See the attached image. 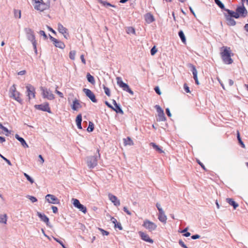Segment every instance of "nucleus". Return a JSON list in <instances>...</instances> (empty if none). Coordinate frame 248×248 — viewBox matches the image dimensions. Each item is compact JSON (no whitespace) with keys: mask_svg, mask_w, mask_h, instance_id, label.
Masks as SVG:
<instances>
[{"mask_svg":"<svg viewBox=\"0 0 248 248\" xmlns=\"http://www.w3.org/2000/svg\"><path fill=\"white\" fill-rule=\"evenodd\" d=\"M109 200L116 206H118L120 205V200L114 195H109Z\"/></svg>","mask_w":248,"mask_h":248,"instance_id":"nucleus-20","label":"nucleus"},{"mask_svg":"<svg viewBox=\"0 0 248 248\" xmlns=\"http://www.w3.org/2000/svg\"><path fill=\"white\" fill-rule=\"evenodd\" d=\"M7 221V215L0 214V223L6 224Z\"/></svg>","mask_w":248,"mask_h":248,"instance_id":"nucleus-32","label":"nucleus"},{"mask_svg":"<svg viewBox=\"0 0 248 248\" xmlns=\"http://www.w3.org/2000/svg\"><path fill=\"white\" fill-rule=\"evenodd\" d=\"M53 239L58 243H59V244H60L62 247L63 246L64 244H63V243L62 242V241L60 240L59 239L57 238H56V237H53Z\"/></svg>","mask_w":248,"mask_h":248,"instance_id":"nucleus-54","label":"nucleus"},{"mask_svg":"<svg viewBox=\"0 0 248 248\" xmlns=\"http://www.w3.org/2000/svg\"><path fill=\"white\" fill-rule=\"evenodd\" d=\"M124 143L125 146L129 145L131 146L134 144V142L131 139L128 137L124 139Z\"/></svg>","mask_w":248,"mask_h":248,"instance_id":"nucleus-27","label":"nucleus"},{"mask_svg":"<svg viewBox=\"0 0 248 248\" xmlns=\"http://www.w3.org/2000/svg\"><path fill=\"white\" fill-rule=\"evenodd\" d=\"M39 34H40L41 35L43 36V37H44V39H45V40L47 39V35H46V34L45 32L44 31H42V30L40 31H39Z\"/></svg>","mask_w":248,"mask_h":248,"instance_id":"nucleus-49","label":"nucleus"},{"mask_svg":"<svg viewBox=\"0 0 248 248\" xmlns=\"http://www.w3.org/2000/svg\"><path fill=\"white\" fill-rule=\"evenodd\" d=\"M192 73L193 75V78L195 81V83L196 84L199 85V80L198 79L197 71L194 66H192Z\"/></svg>","mask_w":248,"mask_h":248,"instance_id":"nucleus-25","label":"nucleus"},{"mask_svg":"<svg viewBox=\"0 0 248 248\" xmlns=\"http://www.w3.org/2000/svg\"><path fill=\"white\" fill-rule=\"evenodd\" d=\"M223 51L221 52L220 55L223 62L227 64L232 63L233 60L231 58V50L230 47L223 46L222 47Z\"/></svg>","mask_w":248,"mask_h":248,"instance_id":"nucleus-1","label":"nucleus"},{"mask_svg":"<svg viewBox=\"0 0 248 248\" xmlns=\"http://www.w3.org/2000/svg\"><path fill=\"white\" fill-rule=\"evenodd\" d=\"M117 82L119 86L123 90L127 92L131 95L134 94L133 92L130 89L129 86L127 84L124 83L121 78H117Z\"/></svg>","mask_w":248,"mask_h":248,"instance_id":"nucleus-7","label":"nucleus"},{"mask_svg":"<svg viewBox=\"0 0 248 248\" xmlns=\"http://www.w3.org/2000/svg\"><path fill=\"white\" fill-rule=\"evenodd\" d=\"M24 176L26 178L27 180L29 181L31 184H33L34 183L33 179L28 174L26 173H24Z\"/></svg>","mask_w":248,"mask_h":248,"instance_id":"nucleus-40","label":"nucleus"},{"mask_svg":"<svg viewBox=\"0 0 248 248\" xmlns=\"http://www.w3.org/2000/svg\"><path fill=\"white\" fill-rule=\"evenodd\" d=\"M178 34H179V36L180 37L182 41L184 43H186V39L184 33L183 32V31H179Z\"/></svg>","mask_w":248,"mask_h":248,"instance_id":"nucleus-34","label":"nucleus"},{"mask_svg":"<svg viewBox=\"0 0 248 248\" xmlns=\"http://www.w3.org/2000/svg\"><path fill=\"white\" fill-rule=\"evenodd\" d=\"M72 201H73V204L74 207L79 209V211H81L83 213H86L87 212V208L86 206L81 204L78 199L73 198Z\"/></svg>","mask_w":248,"mask_h":248,"instance_id":"nucleus-8","label":"nucleus"},{"mask_svg":"<svg viewBox=\"0 0 248 248\" xmlns=\"http://www.w3.org/2000/svg\"><path fill=\"white\" fill-rule=\"evenodd\" d=\"M184 88L186 92L187 93H190V90L189 87H188L186 83H185L184 84Z\"/></svg>","mask_w":248,"mask_h":248,"instance_id":"nucleus-50","label":"nucleus"},{"mask_svg":"<svg viewBox=\"0 0 248 248\" xmlns=\"http://www.w3.org/2000/svg\"><path fill=\"white\" fill-rule=\"evenodd\" d=\"M124 211L127 214L129 215H131V213L129 211V210L127 209V207H124Z\"/></svg>","mask_w":248,"mask_h":248,"instance_id":"nucleus-62","label":"nucleus"},{"mask_svg":"<svg viewBox=\"0 0 248 248\" xmlns=\"http://www.w3.org/2000/svg\"><path fill=\"white\" fill-rule=\"evenodd\" d=\"M94 129V124H93L91 122H89L88 127L87 129V131L88 132H92Z\"/></svg>","mask_w":248,"mask_h":248,"instance_id":"nucleus-36","label":"nucleus"},{"mask_svg":"<svg viewBox=\"0 0 248 248\" xmlns=\"http://www.w3.org/2000/svg\"><path fill=\"white\" fill-rule=\"evenodd\" d=\"M14 16L16 18H21V11L19 10H14Z\"/></svg>","mask_w":248,"mask_h":248,"instance_id":"nucleus-35","label":"nucleus"},{"mask_svg":"<svg viewBox=\"0 0 248 248\" xmlns=\"http://www.w3.org/2000/svg\"><path fill=\"white\" fill-rule=\"evenodd\" d=\"M83 92L85 93L86 96H87L93 102L96 103L97 102L95 94L91 90L87 88H84L83 89Z\"/></svg>","mask_w":248,"mask_h":248,"instance_id":"nucleus-11","label":"nucleus"},{"mask_svg":"<svg viewBox=\"0 0 248 248\" xmlns=\"http://www.w3.org/2000/svg\"><path fill=\"white\" fill-rule=\"evenodd\" d=\"M156 206L158 210L159 214L158 218L159 220L165 224L167 222V217L166 216L164 211L161 207V205L159 203H156Z\"/></svg>","mask_w":248,"mask_h":248,"instance_id":"nucleus-5","label":"nucleus"},{"mask_svg":"<svg viewBox=\"0 0 248 248\" xmlns=\"http://www.w3.org/2000/svg\"><path fill=\"white\" fill-rule=\"evenodd\" d=\"M158 116L160 121H164L166 120V117L164 112L158 113Z\"/></svg>","mask_w":248,"mask_h":248,"instance_id":"nucleus-37","label":"nucleus"},{"mask_svg":"<svg viewBox=\"0 0 248 248\" xmlns=\"http://www.w3.org/2000/svg\"><path fill=\"white\" fill-rule=\"evenodd\" d=\"M155 108H156V110H157V112H158V113H161V112H164V111H163V109H162L160 107V106H158V105H156V106H155Z\"/></svg>","mask_w":248,"mask_h":248,"instance_id":"nucleus-48","label":"nucleus"},{"mask_svg":"<svg viewBox=\"0 0 248 248\" xmlns=\"http://www.w3.org/2000/svg\"><path fill=\"white\" fill-rule=\"evenodd\" d=\"M25 31L26 33L28 39L30 40L32 44L33 43H35L36 41L35 40V35L34 34L33 31L30 28H26Z\"/></svg>","mask_w":248,"mask_h":248,"instance_id":"nucleus-14","label":"nucleus"},{"mask_svg":"<svg viewBox=\"0 0 248 248\" xmlns=\"http://www.w3.org/2000/svg\"><path fill=\"white\" fill-rule=\"evenodd\" d=\"M227 12L228 15L227 16H230L232 17H234L235 18H238L239 17V15H238V13L237 11L234 12L233 11L230 10L229 9H226L225 10Z\"/></svg>","mask_w":248,"mask_h":248,"instance_id":"nucleus-23","label":"nucleus"},{"mask_svg":"<svg viewBox=\"0 0 248 248\" xmlns=\"http://www.w3.org/2000/svg\"><path fill=\"white\" fill-rule=\"evenodd\" d=\"M76 51L75 50H71L69 53V58L70 59L74 60L75 59Z\"/></svg>","mask_w":248,"mask_h":248,"instance_id":"nucleus-38","label":"nucleus"},{"mask_svg":"<svg viewBox=\"0 0 248 248\" xmlns=\"http://www.w3.org/2000/svg\"><path fill=\"white\" fill-rule=\"evenodd\" d=\"M51 209L52 210L53 213L54 214H56L58 212V208L55 206H52Z\"/></svg>","mask_w":248,"mask_h":248,"instance_id":"nucleus-56","label":"nucleus"},{"mask_svg":"<svg viewBox=\"0 0 248 248\" xmlns=\"http://www.w3.org/2000/svg\"><path fill=\"white\" fill-rule=\"evenodd\" d=\"M55 46L57 47H59L61 49H63L65 47L64 44L61 41L57 40L56 43H54Z\"/></svg>","mask_w":248,"mask_h":248,"instance_id":"nucleus-31","label":"nucleus"},{"mask_svg":"<svg viewBox=\"0 0 248 248\" xmlns=\"http://www.w3.org/2000/svg\"><path fill=\"white\" fill-rule=\"evenodd\" d=\"M34 108L37 109L46 111L49 113H51V109L49 106V103L48 102H45L43 104L35 105L34 106Z\"/></svg>","mask_w":248,"mask_h":248,"instance_id":"nucleus-10","label":"nucleus"},{"mask_svg":"<svg viewBox=\"0 0 248 248\" xmlns=\"http://www.w3.org/2000/svg\"><path fill=\"white\" fill-rule=\"evenodd\" d=\"M226 201L230 205L233 206L234 209H235L238 206V204L236 203L232 199L227 198Z\"/></svg>","mask_w":248,"mask_h":248,"instance_id":"nucleus-28","label":"nucleus"},{"mask_svg":"<svg viewBox=\"0 0 248 248\" xmlns=\"http://www.w3.org/2000/svg\"><path fill=\"white\" fill-rule=\"evenodd\" d=\"M46 200L49 203L59 204L60 200L54 195L48 194L46 196Z\"/></svg>","mask_w":248,"mask_h":248,"instance_id":"nucleus-12","label":"nucleus"},{"mask_svg":"<svg viewBox=\"0 0 248 248\" xmlns=\"http://www.w3.org/2000/svg\"><path fill=\"white\" fill-rule=\"evenodd\" d=\"M0 156L1 157V158H2L10 166H11L12 165V164H11V161L8 159L7 158H6V157H5L4 156H3L2 155H1L0 154Z\"/></svg>","mask_w":248,"mask_h":248,"instance_id":"nucleus-47","label":"nucleus"},{"mask_svg":"<svg viewBox=\"0 0 248 248\" xmlns=\"http://www.w3.org/2000/svg\"><path fill=\"white\" fill-rule=\"evenodd\" d=\"M126 32L128 34L133 33L135 34V29L131 27H129L126 29Z\"/></svg>","mask_w":248,"mask_h":248,"instance_id":"nucleus-42","label":"nucleus"},{"mask_svg":"<svg viewBox=\"0 0 248 248\" xmlns=\"http://www.w3.org/2000/svg\"><path fill=\"white\" fill-rule=\"evenodd\" d=\"M36 5L34 6V8L40 11H43L46 10L47 8V5L44 2L43 0H33Z\"/></svg>","mask_w":248,"mask_h":248,"instance_id":"nucleus-9","label":"nucleus"},{"mask_svg":"<svg viewBox=\"0 0 248 248\" xmlns=\"http://www.w3.org/2000/svg\"><path fill=\"white\" fill-rule=\"evenodd\" d=\"M139 233L142 240L150 243H153V240L150 238L148 234L141 231L139 232Z\"/></svg>","mask_w":248,"mask_h":248,"instance_id":"nucleus-18","label":"nucleus"},{"mask_svg":"<svg viewBox=\"0 0 248 248\" xmlns=\"http://www.w3.org/2000/svg\"><path fill=\"white\" fill-rule=\"evenodd\" d=\"M55 93H56L60 97L63 98V93L61 92L60 91H59L57 89L55 90Z\"/></svg>","mask_w":248,"mask_h":248,"instance_id":"nucleus-58","label":"nucleus"},{"mask_svg":"<svg viewBox=\"0 0 248 248\" xmlns=\"http://www.w3.org/2000/svg\"><path fill=\"white\" fill-rule=\"evenodd\" d=\"M215 3L217 6L222 10H225L224 4L219 0H214Z\"/></svg>","mask_w":248,"mask_h":248,"instance_id":"nucleus-33","label":"nucleus"},{"mask_svg":"<svg viewBox=\"0 0 248 248\" xmlns=\"http://www.w3.org/2000/svg\"><path fill=\"white\" fill-rule=\"evenodd\" d=\"M98 154L95 155H91L86 157V161L87 166L90 169L94 168L97 165L98 158L100 157L99 150H97Z\"/></svg>","mask_w":248,"mask_h":248,"instance_id":"nucleus-2","label":"nucleus"},{"mask_svg":"<svg viewBox=\"0 0 248 248\" xmlns=\"http://www.w3.org/2000/svg\"><path fill=\"white\" fill-rule=\"evenodd\" d=\"M26 198L29 199L32 202H37V198L34 196L27 195Z\"/></svg>","mask_w":248,"mask_h":248,"instance_id":"nucleus-41","label":"nucleus"},{"mask_svg":"<svg viewBox=\"0 0 248 248\" xmlns=\"http://www.w3.org/2000/svg\"><path fill=\"white\" fill-rule=\"evenodd\" d=\"M49 38L50 39V40L53 42V44L54 43H56V41H57V40L56 38H54L53 37H52V36H51L50 34L49 35Z\"/></svg>","mask_w":248,"mask_h":248,"instance_id":"nucleus-60","label":"nucleus"},{"mask_svg":"<svg viewBox=\"0 0 248 248\" xmlns=\"http://www.w3.org/2000/svg\"><path fill=\"white\" fill-rule=\"evenodd\" d=\"M99 2L102 4L103 6L106 7H107L108 6V2L104 1L102 0H98Z\"/></svg>","mask_w":248,"mask_h":248,"instance_id":"nucleus-52","label":"nucleus"},{"mask_svg":"<svg viewBox=\"0 0 248 248\" xmlns=\"http://www.w3.org/2000/svg\"><path fill=\"white\" fill-rule=\"evenodd\" d=\"M76 123H79L82 122V115L81 114H79L77 115L76 119Z\"/></svg>","mask_w":248,"mask_h":248,"instance_id":"nucleus-43","label":"nucleus"},{"mask_svg":"<svg viewBox=\"0 0 248 248\" xmlns=\"http://www.w3.org/2000/svg\"><path fill=\"white\" fill-rule=\"evenodd\" d=\"M225 16L227 20L228 25L233 26L236 24V22L233 19V17H231L230 16H227V15H225Z\"/></svg>","mask_w":248,"mask_h":248,"instance_id":"nucleus-19","label":"nucleus"},{"mask_svg":"<svg viewBox=\"0 0 248 248\" xmlns=\"http://www.w3.org/2000/svg\"><path fill=\"white\" fill-rule=\"evenodd\" d=\"M26 88L27 89V96L29 97V100H30L31 98V96L33 98H34L35 96V91L34 87L31 84H28Z\"/></svg>","mask_w":248,"mask_h":248,"instance_id":"nucleus-13","label":"nucleus"},{"mask_svg":"<svg viewBox=\"0 0 248 248\" xmlns=\"http://www.w3.org/2000/svg\"><path fill=\"white\" fill-rule=\"evenodd\" d=\"M87 80L89 82L93 85L95 84V80L94 77L91 75L89 73H88L86 76Z\"/></svg>","mask_w":248,"mask_h":248,"instance_id":"nucleus-29","label":"nucleus"},{"mask_svg":"<svg viewBox=\"0 0 248 248\" xmlns=\"http://www.w3.org/2000/svg\"><path fill=\"white\" fill-rule=\"evenodd\" d=\"M42 91V95L44 98H47L48 100H52L55 98L54 95L52 93L50 90L45 87L40 88Z\"/></svg>","mask_w":248,"mask_h":248,"instance_id":"nucleus-6","label":"nucleus"},{"mask_svg":"<svg viewBox=\"0 0 248 248\" xmlns=\"http://www.w3.org/2000/svg\"><path fill=\"white\" fill-rule=\"evenodd\" d=\"M98 229L99 231H100V232H101V234L103 235H108V232L105 231V230H103V229L100 228H98Z\"/></svg>","mask_w":248,"mask_h":248,"instance_id":"nucleus-44","label":"nucleus"},{"mask_svg":"<svg viewBox=\"0 0 248 248\" xmlns=\"http://www.w3.org/2000/svg\"><path fill=\"white\" fill-rule=\"evenodd\" d=\"M150 145L152 146L154 148V149H155L158 153H162L164 152L162 149L158 145H156L155 143L151 142L150 143Z\"/></svg>","mask_w":248,"mask_h":248,"instance_id":"nucleus-30","label":"nucleus"},{"mask_svg":"<svg viewBox=\"0 0 248 248\" xmlns=\"http://www.w3.org/2000/svg\"><path fill=\"white\" fill-rule=\"evenodd\" d=\"M116 226H117V229H118L120 231V230H122L123 229V227H122L120 222L117 223Z\"/></svg>","mask_w":248,"mask_h":248,"instance_id":"nucleus-61","label":"nucleus"},{"mask_svg":"<svg viewBox=\"0 0 248 248\" xmlns=\"http://www.w3.org/2000/svg\"><path fill=\"white\" fill-rule=\"evenodd\" d=\"M179 244L182 247L184 248H188L182 240H179Z\"/></svg>","mask_w":248,"mask_h":248,"instance_id":"nucleus-55","label":"nucleus"},{"mask_svg":"<svg viewBox=\"0 0 248 248\" xmlns=\"http://www.w3.org/2000/svg\"><path fill=\"white\" fill-rule=\"evenodd\" d=\"M103 86H104V91H105V93L106 94L107 96H108V93H109L108 88L107 87L105 86L104 85H103Z\"/></svg>","mask_w":248,"mask_h":248,"instance_id":"nucleus-63","label":"nucleus"},{"mask_svg":"<svg viewBox=\"0 0 248 248\" xmlns=\"http://www.w3.org/2000/svg\"><path fill=\"white\" fill-rule=\"evenodd\" d=\"M237 138L239 141V143L241 145L242 147L243 148H245V144H244L243 142L242 141L241 139L240 138V133L239 131H238L237 132Z\"/></svg>","mask_w":248,"mask_h":248,"instance_id":"nucleus-39","label":"nucleus"},{"mask_svg":"<svg viewBox=\"0 0 248 248\" xmlns=\"http://www.w3.org/2000/svg\"><path fill=\"white\" fill-rule=\"evenodd\" d=\"M81 107V106L80 105L79 102V100L76 98L73 101V104L71 106L72 109H73L74 110H77L79 108Z\"/></svg>","mask_w":248,"mask_h":248,"instance_id":"nucleus-21","label":"nucleus"},{"mask_svg":"<svg viewBox=\"0 0 248 248\" xmlns=\"http://www.w3.org/2000/svg\"><path fill=\"white\" fill-rule=\"evenodd\" d=\"M155 92L159 95H160L161 93L159 90V88L158 86H156L155 88Z\"/></svg>","mask_w":248,"mask_h":248,"instance_id":"nucleus-59","label":"nucleus"},{"mask_svg":"<svg viewBox=\"0 0 248 248\" xmlns=\"http://www.w3.org/2000/svg\"><path fill=\"white\" fill-rule=\"evenodd\" d=\"M2 130L4 132H5L7 133L6 134H5V135H6V136H8V134L10 133V131H9V130L8 129V128H7V127H5V126H4V127L2 128Z\"/></svg>","mask_w":248,"mask_h":248,"instance_id":"nucleus-57","label":"nucleus"},{"mask_svg":"<svg viewBox=\"0 0 248 248\" xmlns=\"http://www.w3.org/2000/svg\"><path fill=\"white\" fill-rule=\"evenodd\" d=\"M142 226L150 232L156 230L157 228V225L148 219H145L143 221Z\"/></svg>","mask_w":248,"mask_h":248,"instance_id":"nucleus-4","label":"nucleus"},{"mask_svg":"<svg viewBox=\"0 0 248 248\" xmlns=\"http://www.w3.org/2000/svg\"><path fill=\"white\" fill-rule=\"evenodd\" d=\"M157 52V49L155 46H154L151 50V54L152 55H154L156 52Z\"/></svg>","mask_w":248,"mask_h":248,"instance_id":"nucleus-53","label":"nucleus"},{"mask_svg":"<svg viewBox=\"0 0 248 248\" xmlns=\"http://www.w3.org/2000/svg\"><path fill=\"white\" fill-rule=\"evenodd\" d=\"M15 138L21 143V145L24 147L27 148L29 147L25 140L23 138L20 137L18 134H16Z\"/></svg>","mask_w":248,"mask_h":248,"instance_id":"nucleus-22","label":"nucleus"},{"mask_svg":"<svg viewBox=\"0 0 248 248\" xmlns=\"http://www.w3.org/2000/svg\"><path fill=\"white\" fill-rule=\"evenodd\" d=\"M110 220L111 221L112 223L114 224V228L116 230L117 229L116 224H117V223H119V222H118L117 219L114 217H111L110 219Z\"/></svg>","mask_w":248,"mask_h":248,"instance_id":"nucleus-46","label":"nucleus"},{"mask_svg":"<svg viewBox=\"0 0 248 248\" xmlns=\"http://www.w3.org/2000/svg\"><path fill=\"white\" fill-rule=\"evenodd\" d=\"M110 220L111 221L112 223L114 224V228L116 230L117 229L116 224H117V223H119V222H118L117 219L114 217H111L110 219Z\"/></svg>","mask_w":248,"mask_h":248,"instance_id":"nucleus-45","label":"nucleus"},{"mask_svg":"<svg viewBox=\"0 0 248 248\" xmlns=\"http://www.w3.org/2000/svg\"><path fill=\"white\" fill-rule=\"evenodd\" d=\"M47 28L48 30V31H51L52 33L54 34H56V32L51 27L47 26Z\"/></svg>","mask_w":248,"mask_h":248,"instance_id":"nucleus-64","label":"nucleus"},{"mask_svg":"<svg viewBox=\"0 0 248 248\" xmlns=\"http://www.w3.org/2000/svg\"><path fill=\"white\" fill-rule=\"evenodd\" d=\"M236 11L238 13V15H239V17H246L248 14L247 10L243 4L241 6L238 7Z\"/></svg>","mask_w":248,"mask_h":248,"instance_id":"nucleus-16","label":"nucleus"},{"mask_svg":"<svg viewBox=\"0 0 248 248\" xmlns=\"http://www.w3.org/2000/svg\"><path fill=\"white\" fill-rule=\"evenodd\" d=\"M37 215L40 218L41 221H43L46 224L47 226L51 227L49 218L46 215L39 212H37Z\"/></svg>","mask_w":248,"mask_h":248,"instance_id":"nucleus-15","label":"nucleus"},{"mask_svg":"<svg viewBox=\"0 0 248 248\" xmlns=\"http://www.w3.org/2000/svg\"><path fill=\"white\" fill-rule=\"evenodd\" d=\"M145 20L148 23H151L154 21V18L153 16L150 14L148 13L145 15Z\"/></svg>","mask_w":248,"mask_h":248,"instance_id":"nucleus-26","label":"nucleus"},{"mask_svg":"<svg viewBox=\"0 0 248 248\" xmlns=\"http://www.w3.org/2000/svg\"><path fill=\"white\" fill-rule=\"evenodd\" d=\"M109 108H111L117 113H121L123 114L124 113L123 111L120 108V106L116 103V102L113 100L112 101V105H109Z\"/></svg>","mask_w":248,"mask_h":248,"instance_id":"nucleus-17","label":"nucleus"},{"mask_svg":"<svg viewBox=\"0 0 248 248\" xmlns=\"http://www.w3.org/2000/svg\"><path fill=\"white\" fill-rule=\"evenodd\" d=\"M197 162L204 170H207L204 165L199 160L197 159Z\"/></svg>","mask_w":248,"mask_h":248,"instance_id":"nucleus-51","label":"nucleus"},{"mask_svg":"<svg viewBox=\"0 0 248 248\" xmlns=\"http://www.w3.org/2000/svg\"><path fill=\"white\" fill-rule=\"evenodd\" d=\"M58 29L60 33L64 34V33H67V29L64 27L61 24L59 23L58 25Z\"/></svg>","mask_w":248,"mask_h":248,"instance_id":"nucleus-24","label":"nucleus"},{"mask_svg":"<svg viewBox=\"0 0 248 248\" xmlns=\"http://www.w3.org/2000/svg\"><path fill=\"white\" fill-rule=\"evenodd\" d=\"M10 92L11 93V95H10V97L13 98L15 100L21 103L22 101V99L19 97L20 93L16 90V85L15 84L13 85L10 89Z\"/></svg>","mask_w":248,"mask_h":248,"instance_id":"nucleus-3","label":"nucleus"}]
</instances>
